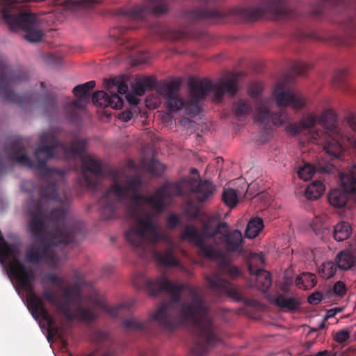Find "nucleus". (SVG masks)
<instances>
[{"instance_id": "5", "label": "nucleus", "mask_w": 356, "mask_h": 356, "mask_svg": "<svg viewBox=\"0 0 356 356\" xmlns=\"http://www.w3.org/2000/svg\"><path fill=\"white\" fill-rule=\"evenodd\" d=\"M34 273L25 277L18 283V286L27 295L28 309L35 319L42 318L48 325L49 336L60 335V327L55 318L47 309L44 300L56 307L57 311L67 321L74 320L85 323H92L97 318L95 312L89 307H83L81 303L82 293L79 283L74 282L63 289V299L57 298L56 291L50 287L43 286L42 297L34 291ZM49 340V337H48Z\"/></svg>"}, {"instance_id": "26", "label": "nucleus", "mask_w": 356, "mask_h": 356, "mask_svg": "<svg viewBox=\"0 0 356 356\" xmlns=\"http://www.w3.org/2000/svg\"><path fill=\"white\" fill-rule=\"evenodd\" d=\"M232 111L238 120L244 121L252 113V105L250 101L240 99L233 104Z\"/></svg>"}, {"instance_id": "48", "label": "nucleus", "mask_w": 356, "mask_h": 356, "mask_svg": "<svg viewBox=\"0 0 356 356\" xmlns=\"http://www.w3.org/2000/svg\"><path fill=\"white\" fill-rule=\"evenodd\" d=\"M325 298L321 292L317 291L310 294L307 298V301L311 305L318 304L323 298Z\"/></svg>"}, {"instance_id": "50", "label": "nucleus", "mask_w": 356, "mask_h": 356, "mask_svg": "<svg viewBox=\"0 0 356 356\" xmlns=\"http://www.w3.org/2000/svg\"><path fill=\"white\" fill-rule=\"evenodd\" d=\"M79 7L89 8L94 4L98 3V0H79L76 2Z\"/></svg>"}, {"instance_id": "22", "label": "nucleus", "mask_w": 356, "mask_h": 356, "mask_svg": "<svg viewBox=\"0 0 356 356\" xmlns=\"http://www.w3.org/2000/svg\"><path fill=\"white\" fill-rule=\"evenodd\" d=\"M184 17L191 21L211 19L218 21L225 17V14L216 8L209 9L204 6L195 7L186 10Z\"/></svg>"}, {"instance_id": "20", "label": "nucleus", "mask_w": 356, "mask_h": 356, "mask_svg": "<svg viewBox=\"0 0 356 356\" xmlns=\"http://www.w3.org/2000/svg\"><path fill=\"white\" fill-rule=\"evenodd\" d=\"M256 111L257 112L255 116L256 122L266 127H270L272 125L277 127L282 125L286 117L284 112L271 113L261 100L257 101Z\"/></svg>"}, {"instance_id": "51", "label": "nucleus", "mask_w": 356, "mask_h": 356, "mask_svg": "<svg viewBox=\"0 0 356 356\" xmlns=\"http://www.w3.org/2000/svg\"><path fill=\"white\" fill-rule=\"evenodd\" d=\"M343 310V307H335L328 309L325 316V321L334 317L337 313L341 312Z\"/></svg>"}, {"instance_id": "56", "label": "nucleus", "mask_w": 356, "mask_h": 356, "mask_svg": "<svg viewBox=\"0 0 356 356\" xmlns=\"http://www.w3.org/2000/svg\"><path fill=\"white\" fill-rule=\"evenodd\" d=\"M254 259H257L261 264H264V259L263 256L261 254H256L255 257H254Z\"/></svg>"}, {"instance_id": "33", "label": "nucleus", "mask_w": 356, "mask_h": 356, "mask_svg": "<svg viewBox=\"0 0 356 356\" xmlns=\"http://www.w3.org/2000/svg\"><path fill=\"white\" fill-rule=\"evenodd\" d=\"M156 81L154 78L147 76L138 80L133 87L134 94L138 96H143L147 88H154Z\"/></svg>"}, {"instance_id": "23", "label": "nucleus", "mask_w": 356, "mask_h": 356, "mask_svg": "<svg viewBox=\"0 0 356 356\" xmlns=\"http://www.w3.org/2000/svg\"><path fill=\"white\" fill-rule=\"evenodd\" d=\"M92 100L95 104L102 107H111L113 109H121L123 106V99L117 93H109L103 90L95 92Z\"/></svg>"}, {"instance_id": "24", "label": "nucleus", "mask_w": 356, "mask_h": 356, "mask_svg": "<svg viewBox=\"0 0 356 356\" xmlns=\"http://www.w3.org/2000/svg\"><path fill=\"white\" fill-rule=\"evenodd\" d=\"M248 270L251 275H255V286L260 291H267L272 284L269 272L255 266L252 261L248 263Z\"/></svg>"}, {"instance_id": "42", "label": "nucleus", "mask_w": 356, "mask_h": 356, "mask_svg": "<svg viewBox=\"0 0 356 356\" xmlns=\"http://www.w3.org/2000/svg\"><path fill=\"white\" fill-rule=\"evenodd\" d=\"M50 282L58 287H61L64 284V279L58 277L57 275L53 273H47L44 275L42 282Z\"/></svg>"}, {"instance_id": "60", "label": "nucleus", "mask_w": 356, "mask_h": 356, "mask_svg": "<svg viewBox=\"0 0 356 356\" xmlns=\"http://www.w3.org/2000/svg\"><path fill=\"white\" fill-rule=\"evenodd\" d=\"M191 172L192 174H198L197 170V169H195V168H192V169L191 170Z\"/></svg>"}, {"instance_id": "55", "label": "nucleus", "mask_w": 356, "mask_h": 356, "mask_svg": "<svg viewBox=\"0 0 356 356\" xmlns=\"http://www.w3.org/2000/svg\"><path fill=\"white\" fill-rule=\"evenodd\" d=\"M325 321H326L324 320L316 328H313L312 330L316 332V331L323 330L325 327Z\"/></svg>"}, {"instance_id": "3", "label": "nucleus", "mask_w": 356, "mask_h": 356, "mask_svg": "<svg viewBox=\"0 0 356 356\" xmlns=\"http://www.w3.org/2000/svg\"><path fill=\"white\" fill-rule=\"evenodd\" d=\"M32 218L29 228L37 239L27 249L26 259L32 264L44 259L55 266L58 258L53 248L58 245L76 243L83 238L82 225L67 218V210L62 207L45 213L40 202L34 203V211H30Z\"/></svg>"}, {"instance_id": "57", "label": "nucleus", "mask_w": 356, "mask_h": 356, "mask_svg": "<svg viewBox=\"0 0 356 356\" xmlns=\"http://www.w3.org/2000/svg\"><path fill=\"white\" fill-rule=\"evenodd\" d=\"M25 185H30V186H32V182L31 181H26L24 182H23L22 184V188L27 191V192H31V190H29L28 188H25Z\"/></svg>"}, {"instance_id": "37", "label": "nucleus", "mask_w": 356, "mask_h": 356, "mask_svg": "<svg viewBox=\"0 0 356 356\" xmlns=\"http://www.w3.org/2000/svg\"><path fill=\"white\" fill-rule=\"evenodd\" d=\"M348 71L344 69L337 70L335 71L333 76V83L339 88H345L346 87V78Z\"/></svg>"}, {"instance_id": "8", "label": "nucleus", "mask_w": 356, "mask_h": 356, "mask_svg": "<svg viewBox=\"0 0 356 356\" xmlns=\"http://www.w3.org/2000/svg\"><path fill=\"white\" fill-rule=\"evenodd\" d=\"M28 78V72L24 69L11 70L6 60L0 58V96L3 102L14 103L23 107L41 102L47 111H56L57 105L54 95L31 92L20 96L14 92L13 88Z\"/></svg>"}, {"instance_id": "61", "label": "nucleus", "mask_w": 356, "mask_h": 356, "mask_svg": "<svg viewBox=\"0 0 356 356\" xmlns=\"http://www.w3.org/2000/svg\"><path fill=\"white\" fill-rule=\"evenodd\" d=\"M40 89L43 91L44 86H45L44 83L40 82Z\"/></svg>"}, {"instance_id": "45", "label": "nucleus", "mask_w": 356, "mask_h": 356, "mask_svg": "<svg viewBox=\"0 0 356 356\" xmlns=\"http://www.w3.org/2000/svg\"><path fill=\"white\" fill-rule=\"evenodd\" d=\"M131 307V305H127L126 304H121V305L115 306L111 308H110L107 306H105V305H104L102 307L106 312L109 313V314L111 316H112L113 317H118L122 314V310L124 308H127V309H129Z\"/></svg>"}, {"instance_id": "6", "label": "nucleus", "mask_w": 356, "mask_h": 356, "mask_svg": "<svg viewBox=\"0 0 356 356\" xmlns=\"http://www.w3.org/2000/svg\"><path fill=\"white\" fill-rule=\"evenodd\" d=\"M286 130L293 136L304 131H307L309 141L322 146L330 161L340 159L343 154V136L338 127L336 114L332 110L324 111L319 117L309 115L299 122L290 123Z\"/></svg>"}, {"instance_id": "16", "label": "nucleus", "mask_w": 356, "mask_h": 356, "mask_svg": "<svg viewBox=\"0 0 356 356\" xmlns=\"http://www.w3.org/2000/svg\"><path fill=\"white\" fill-rule=\"evenodd\" d=\"M95 86V81H90L74 88L72 92L77 98L70 103L66 104L65 106V113L69 120L75 122L79 119V111L85 108L83 102H88L89 91Z\"/></svg>"}, {"instance_id": "44", "label": "nucleus", "mask_w": 356, "mask_h": 356, "mask_svg": "<svg viewBox=\"0 0 356 356\" xmlns=\"http://www.w3.org/2000/svg\"><path fill=\"white\" fill-rule=\"evenodd\" d=\"M311 67L310 64L298 60L293 63L292 70L296 75H304Z\"/></svg>"}, {"instance_id": "40", "label": "nucleus", "mask_w": 356, "mask_h": 356, "mask_svg": "<svg viewBox=\"0 0 356 356\" xmlns=\"http://www.w3.org/2000/svg\"><path fill=\"white\" fill-rule=\"evenodd\" d=\"M147 168L149 172L155 176H161L165 170L164 165L154 159L148 163Z\"/></svg>"}, {"instance_id": "25", "label": "nucleus", "mask_w": 356, "mask_h": 356, "mask_svg": "<svg viewBox=\"0 0 356 356\" xmlns=\"http://www.w3.org/2000/svg\"><path fill=\"white\" fill-rule=\"evenodd\" d=\"M215 186L209 180L200 181L193 191L196 194L197 200L203 202L213 195Z\"/></svg>"}, {"instance_id": "29", "label": "nucleus", "mask_w": 356, "mask_h": 356, "mask_svg": "<svg viewBox=\"0 0 356 356\" xmlns=\"http://www.w3.org/2000/svg\"><path fill=\"white\" fill-rule=\"evenodd\" d=\"M105 87L109 93H116L120 95L127 94L129 87L127 83L122 80L117 78L107 79L105 81Z\"/></svg>"}, {"instance_id": "9", "label": "nucleus", "mask_w": 356, "mask_h": 356, "mask_svg": "<svg viewBox=\"0 0 356 356\" xmlns=\"http://www.w3.org/2000/svg\"><path fill=\"white\" fill-rule=\"evenodd\" d=\"M30 1L2 0L3 6L1 16L10 31H23L26 40L37 42L43 36L38 18L34 14L24 10L26 3Z\"/></svg>"}, {"instance_id": "58", "label": "nucleus", "mask_w": 356, "mask_h": 356, "mask_svg": "<svg viewBox=\"0 0 356 356\" xmlns=\"http://www.w3.org/2000/svg\"><path fill=\"white\" fill-rule=\"evenodd\" d=\"M187 214L192 218H196L198 214V211L197 209H194L192 212L188 211Z\"/></svg>"}, {"instance_id": "41", "label": "nucleus", "mask_w": 356, "mask_h": 356, "mask_svg": "<svg viewBox=\"0 0 356 356\" xmlns=\"http://www.w3.org/2000/svg\"><path fill=\"white\" fill-rule=\"evenodd\" d=\"M221 270L232 279L241 276L240 269L238 267L229 264L223 263L221 265Z\"/></svg>"}, {"instance_id": "19", "label": "nucleus", "mask_w": 356, "mask_h": 356, "mask_svg": "<svg viewBox=\"0 0 356 356\" xmlns=\"http://www.w3.org/2000/svg\"><path fill=\"white\" fill-rule=\"evenodd\" d=\"M91 339L95 345V350L86 356H115V348L113 341L107 332L95 331Z\"/></svg>"}, {"instance_id": "1", "label": "nucleus", "mask_w": 356, "mask_h": 356, "mask_svg": "<svg viewBox=\"0 0 356 356\" xmlns=\"http://www.w3.org/2000/svg\"><path fill=\"white\" fill-rule=\"evenodd\" d=\"M140 278L150 295L164 291L170 295V300L161 303L145 321L135 316L124 319L122 325L127 331L147 333L153 322L165 330H173L179 323H191L193 325L192 353L195 356L206 355L211 346L220 342L218 327L210 316L200 288L173 282L166 276L147 279L141 275Z\"/></svg>"}, {"instance_id": "13", "label": "nucleus", "mask_w": 356, "mask_h": 356, "mask_svg": "<svg viewBox=\"0 0 356 356\" xmlns=\"http://www.w3.org/2000/svg\"><path fill=\"white\" fill-rule=\"evenodd\" d=\"M179 83L177 81L164 83L160 87L159 91L165 101L166 108L170 112H177L182 108H185L193 115L197 114L200 111L199 99L192 98L189 102H184L179 96Z\"/></svg>"}, {"instance_id": "12", "label": "nucleus", "mask_w": 356, "mask_h": 356, "mask_svg": "<svg viewBox=\"0 0 356 356\" xmlns=\"http://www.w3.org/2000/svg\"><path fill=\"white\" fill-rule=\"evenodd\" d=\"M330 8L337 12H344L345 19L343 22L350 37H356V0H318L310 6L308 15L318 19L323 17Z\"/></svg>"}, {"instance_id": "39", "label": "nucleus", "mask_w": 356, "mask_h": 356, "mask_svg": "<svg viewBox=\"0 0 356 356\" xmlns=\"http://www.w3.org/2000/svg\"><path fill=\"white\" fill-rule=\"evenodd\" d=\"M347 292L346 284L342 281H337L332 290H328L325 293V298H330L333 293L339 297H343Z\"/></svg>"}, {"instance_id": "43", "label": "nucleus", "mask_w": 356, "mask_h": 356, "mask_svg": "<svg viewBox=\"0 0 356 356\" xmlns=\"http://www.w3.org/2000/svg\"><path fill=\"white\" fill-rule=\"evenodd\" d=\"M295 38L298 40H321L323 38L318 35V33L315 32L308 33L302 29H298L294 35Z\"/></svg>"}, {"instance_id": "36", "label": "nucleus", "mask_w": 356, "mask_h": 356, "mask_svg": "<svg viewBox=\"0 0 356 356\" xmlns=\"http://www.w3.org/2000/svg\"><path fill=\"white\" fill-rule=\"evenodd\" d=\"M222 200L230 208H234L238 202L236 191L232 188L225 189L223 191Z\"/></svg>"}, {"instance_id": "46", "label": "nucleus", "mask_w": 356, "mask_h": 356, "mask_svg": "<svg viewBox=\"0 0 356 356\" xmlns=\"http://www.w3.org/2000/svg\"><path fill=\"white\" fill-rule=\"evenodd\" d=\"M350 331L341 330L335 334L334 339L336 342L339 343H342L350 338Z\"/></svg>"}, {"instance_id": "14", "label": "nucleus", "mask_w": 356, "mask_h": 356, "mask_svg": "<svg viewBox=\"0 0 356 356\" xmlns=\"http://www.w3.org/2000/svg\"><path fill=\"white\" fill-rule=\"evenodd\" d=\"M340 181L343 189H332L327 196L329 203L336 208L344 207L349 194L356 192V165L351 167L348 173H342Z\"/></svg>"}, {"instance_id": "21", "label": "nucleus", "mask_w": 356, "mask_h": 356, "mask_svg": "<svg viewBox=\"0 0 356 356\" xmlns=\"http://www.w3.org/2000/svg\"><path fill=\"white\" fill-rule=\"evenodd\" d=\"M215 238L218 240L219 243L225 245L228 252H236L242 247L243 236L238 229L229 231L228 228H222L221 232L218 233Z\"/></svg>"}, {"instance_id": "10", "label": "nucleus", "mask_w": 356, "mask_h": 356, "mask_svg": "<svg viewBox=\"0 0 356 356\" xmlns=\"http://www.w3.org/2000/svg\"><path fill=\"white\" fill-rule=\"evenodd\" d=\"M238 81L236 74L222 78L216 83L210 80L191 79L188 82L189 90L194 99L204 98L209 92H213L215 100L220 102L223 99L225 95L233 97L237 93Z\"/></svg>"}, {"instance_id": "7", "label": "nucleus", "mask_w": 356, "mask_h": 356, "mask_svg": "<svg viewBox=\"0 0 356 356\" xmlns=\"http://www.w3.org/2000/svg\"><path fill=\"white\" fill-rule=\"evenodd\" d=\"M127 241L132 245L136 253L140 257L147 255V250L162 241L167 244L163 250H154V257L159 266L179 267L180 262L176 255V246L171 238L159 230L154 222L152 214H147L146 218H139L125 232Z\"/></svg>"}, {"instance_id": "2", "label": "nucleus", "mask_w": 356, "mask_h": 356, "mask_svg": "<svg viewBox=\"0 0 356 356\" xmlns=\"http://www.w3.org/2000/svg\"><path fill=\"white\" fill-rule=\"evenodd\" d=\"M60 130L58 128H52L44 132L40 138L39 145L34 151L36 162L27 156L26 149L22 140L17 139L13 141L7 147L9 152V158L11 161L18 163L19 165L29 168H35L42 179H44L43 184L40 187V195L42 199H49L60 203L68 200L66 193L62 197L57 191L58 176L60 179L64 177V172L60 169L47 167L48 161L56 157V149H59L63 157L66 160H74L80 158L83 168V179L88 188H95L97 186L96 177L102 175V166L101 161L92 155H85L87 145V140L75 138L67 145L58 140Z\"/></svg>"}, {"instance_id": "59", "label": "nucleus", "mask_w": 356, "mask_h": 356, "mask_svg": "<svg viewBox=\"0 0 356 356\" xmlns=\"http://www.w3.org/2000/svg\"><path fill=\"white\" fill-rule=\"evenodd\" d=\"M74 2L72 0H67L65 1V5L66 7H70L71 5L74 4Z\"/></svg>"}, {"instance_id": "34", "label": "nucleus", "mask_w": 356, "mask_h": 356, "mask_svg": "<svg viewBox=\"0 0 356 356\" xmlns=\"http://www.w3.org/2000/svg\"><path fill=\"white\" fill-rule=\"evenodd\" d=\"M264 228L263 220L261 218L252 219L246 227L245 236L248 238H254Z\"/></svg>"}, {"instance_id": "49", "label": "nucleus", "mask_w": 356, "mask_h": 356, "mask_svg": "<svg viewBox=\"0 0 356 356\" xmlns=\"http://www.w3.org/2000/svg\"><path fill=\"white\" fill-rule=\"evenodd\" d=\"M261 94V87L257 83L252 84L248 89V95L253 99H257Z\"/></svg>"}, {"instance_id": "53", "label": "nucleus", "mask_w": 356, "mask_h": 356, "mask_svg": "<svg viewBox=\"0 0 356 356\" xmlns=\"http://www.w3.org/2000/svg\"><path fill=\"white\" fill-rule=\"evenodd\" d=\"M135 95L130 93L126 95V99L130 105L136 106L139 103L138 99Z\"/></svg>"}, {"instance_id": "17", "label": "nucleus", "mask_w": 356, "mask_h": 356, "mask_svg": "<svg viewBox=\"0 0 356 356\" xmlns=\"http://www.w3.org/2000/svg\"><path fill=\"white\" fill-rule=\"evenodd\" d=\"M205 279L209 288L218 295L227 294L238 302H243L248 305L253 304L254 300L245 298L238 287H236L228 280L220 277L219 275L213 274L207 276Z\"/></svg>"}, {"instance_id": "11", "label": "nucleus", "mask_w": 356, "mask_h": 356, "mask_svg": "<svg viewBox=\"0 0 356 356\" xmlns=\"http://www.w3.org/2000/svg\"><path fill=\"white\" fill-rule=\"evenodd\" d=\"M228 224L226 222H220L211 229L209 223H204L202 227V233H200L197 227L193 225H186L180 238L183 241H187L194 243L198 248V254L205 258L216 259L218 254L212 243H209L207 238H214L218 233L221 232L222 228H227Z\"/></svg>"}, {"instance_id": "54", "label": "nucleus", "mask_w": 356, "mask_h": 356, "mask_svg": "<svg viewBox=\"0 0 356 356\" xmlns=\"http://www.w3.org/2000/svg\"><path fill=\"white\" fill-rule=\"evenodd\" d=\"M334 166L332 163H327L325 166H319V170L325 173H330L332 172Z\"/></svg>"}, {"instance_id": "28", "label": "nucleus", "mask_w": 356, "mask_h": 356, "mask_svg": "<svg viewBox=\"0 0 356 356\" xmlns=\"http://www.w3.org/2000/svg\"><path fill=\"white\" fill-rule=\"evenodd\" d=\"M355 256L349 250L339 252L335 257L338 268L342 270L350 269L355 264Z\"/></svg>"}, {"instance_id": "47", "label": "nucleus", "mask_w": 356, "mask_h": 356, "mask_svg": "<svg viewBox=\"0 0 356 356\" xmlns=\"http://www.w3.org/2000/svg\"><path fill=\"white\" fill-rule=\"evenodd\" d=\"M180 222V218L175 213L169 215L166 218V225L169 229H173L177 227Z\"/></svg>"}, {"instance_id": "27", "label": "nucleus", "mask_w": 356, "mask_h": 356, "mask_svg": "<svg viewBox=\"0 0 356 356\" xmlns=\"http://www.w3.org/2000/svg\"><path fill=\"white\" fill-rule=\"evenodd\" d=\"M275 302L278 307L284 312L296 311L301 305L299 298L286 297L282 294H280L276 297Z\"/></svg>"}, {"instance_id": "30", "label": "nucleus", "mask_w": 356, "mask_h": 356, "mask_svg": "<svg viewBox=\"0 0 356 356\" xmlns=\"http://www.w3.org/2000/svg\"><path fill=\"white\" fill-rule=\"evenodd\" d=\"M296 285L300 289L308 290L316 286L317 280L311 273H303L296 279Z\"/></svg>"}, {"instance_id": "35", "label": "nucleus", "mask_w": 356, "mask_h": 356, "mask_svg": "<svg viewBox=\"0 0 356 356\" xmlns=\"http://www.w3.org/2000/svg\"><path fill=\"white\" fill-rule=\"evenodd\" d=\"M337 268L338 266L335 261H327L321 264L319 268V273L323 277L329 279L335 275Z\"/></svg>"}, {"instance_id": "38", "label": "nucleus", "mask_w": 356, "mask_h": 356, "mask_svg": "<svg viewBox=\"0 0 356 356\" xmlns=\"http://www.w3.org/2000/svg\"><path fill=\"white\" fill-rule=\"evenodd\" d=\"M314 172V167L309 163H304L302 166L299 167L297 171L298 177L304 181L312 179Z\"/></svg>"}, {"instance_id": "31", "label": "nucleus", "mask_w": 356, "mask_h": 356, "mask_svg": "<svg viewBox=\"0 0 356 356\" xmlns=\"http://www.w3.org/2000/svg\"><path fill=\"white\" fill-rule=\"evenodd\" d=\"M325 189V186L321 181H314L307 187L305 195L308 200H317L323 195Z\"/></svg>"}, {"instance_id": "32", "label": "nucleus", "mask_w": 356, "mask_h": 356, "mask_svg": "<svg viewBox=\"0 0 356 356\" xmlns=\"http://www.w3.org/2000/svg\"><path fill=\"white\" fill-rule=\"evenodd\" d=\"M352 232L350 224L347 222H340L334 227L333 236L337 241H343L348 238Z\"/></svg>"}, {"instance_id": "15", "label": "nucleus", "mask_w": 356, "mask_h": 356, "mask_svg": "<svg viewBox=\"0 0 356 356\" xmlns=\"http://www.w3.org/2000/svg\"><path fill=\"white\" fill-rule=\"evenodd\" d=\"M166 0H145L131 8L124 9L122 15L129 20H143L147 15H159L168 12Z\"/></svg>"}, {"instance_id": "18", "label": "nucleus", "mask_w": 356, "mask_h": 356, "mask_svg": "<svg viewBox=\"0 0 356 356\" xmlns=\"http://www.w3.org/2000/svg\"><path fill=\"white\" fill-rule=\"evenodd\" d=\"M276 104L279 107L291 106L296 110L302 109L305 100L299 92L286 89L284 83H280L274 90Z\"/></svg>"}, {"instance_id": "52", "label": "nucleus", "mask_w": 356, "mask_h": 356, "mask_svg": "<svg viewBox=\"0 0 356 356\" xmlns=\"http://www.w3.org/2000/svg\"><path fill=\"white\" fill-rule=\"evenodd\" d=\"M133 118L131 111L126 110L119 114V118L123 122H128Z\"/></svg>"}, {"instance_id": "4", "label": "nucleus", "mask_w": 356, "mask_h": 356, "mask_svg": "<svg viewBox=\"0 0 356 356\" xmlns=\"http://www.w3.org/2000/svg\"><path fill=\"white\" fill-rule=\"evenodd\" d=\"M143 181L139 176H134L124 181L114 179L111 186L105 191L99 200L101 214L105 220L117 216L118 204L130 201L127 207V215L138 222L139 218H146L149 212H142L140 207L143 203L151 206L158 213H162L165 207V200L184 195L180 183L165 182L154 194L146 196L140 193Z\"/></svg>"}]
</instances>
